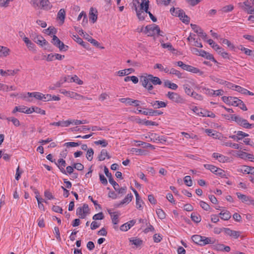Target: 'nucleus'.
<instances>
[{"mask_svg":"<svg viewBox=\"0 0 254 254\" xmlns=\"http://www.w3.org/2000/svg\"><path fill=\"white\" fill-rule=\"evenodd\" d=\"M223 231L226 235L234 239H237L240 236L241 234L240 231L232 230L228 228H223Z\"/></svg>","mask_w":254,"mask_h":254,"instance_id":"obj_6","label":"nucleus"},{"mask_svg":"<svg viewBox=\"0 0 254 254\" xmlns=\"http://www.w3.org/2000/svg\"><path fill=\"white\" fill-rule=\"evenodd\" d=\"M149 0H141V2H140L138 8L139 10L144 11L145 12H148V9L149 8Z\"/></svg>","mask_w":254,"mask_h":254,"instance_id":"obj_11","label":"nucleus"},{"mask_svg":"<svg viewBox=\"0 0 254 254\" xmlns=\"http://www.w3.org/2000/svg\"><path fill=\"white\" fill-rule=\"evenodd\" d=\"M57 30L54 27H49L48 28L45 30V33L48 35H51L52 34H55Z\"/></svg>","mask_w":254,"mask_h":254,"instance_id":"obj_42","label":"nucleus"},{"mask_svg":"<svg viewBox=\"0 0 254 254\" xmlns=\"http://www.w3.org/2000/svg\"><path fill=\"white\" fill-rule=\"evenodd\" d=\"M224 245L221 244H217L213 245V249L218 251H223Z\"/></svg>","mask_w":254,"mask_h":254,"instance_id":"obj_59","label":"nucleus"},{"mask_svg":"<svg viewBox=\"0 0 254 254\" xmlns=\"http://www.w3.org/2000/svg\"><path fill=\"white\" fill-rule=\"evenodd\" d=\"M61 41L58 38V37L56 35H54L53 36V39L52 40V43L57 47H58L59 44H60Z\"/></svg>","mask_w":254,"mask_h":254,"instance_id":"obj_48","label":"nucleus"},{"mask_svg":"<svg viewBox=\"0 0 254 254\" xmlns=\"http://www.w3.org/2000/svg\"><path fill=\"white\" fill-rule=\"evenodd\" d=\"M236 91L242 93V94H246V89L245 88H244L239 85H236L235 86V89H234Z\"/></svg>","mask_w":254,"mask_h":254,"instance_id":"obj_60","label":"nucleus"},{"mask_svg":"<svg viewBox=\"0 0 254 254\" xmlns=\"http://www.w3.org/2000/svg\"><path fill=\"white\" fill-rule=\"evenodd\" d=\"M184 89L185 90V93L189 96H191L192 93H193L194 91H192V89L190 88V87H189V86L187 85H184Z\"/></svg>","mask_w":254,"mask_h":254,"instance_id":"obj_46","label":"nucleus"},{"mask_svg":"<svg viewBox=\"0 0 254 254\" xmlns=\"http://www.w3.org/2000/svg\"><path fill=\"white\" fill-rule=\"evenodd\" d=\"M244 169L242 170L244 173L254 175V167L245 166L244 167Z\"/></svg>","mask_w":254,"mask_h":254,"instance_id":"obj_25","label":"nucleus"},{"mask_svg":"<svg viewBox=\"0 0 254 254\" xmlns=\"http://www.w3.org/2000/svg\"><path fill=\"white\" fill-rule=\"evenodd\" d=\"M220 42H221L222 44L227 45V46L232 50H234V46L228 40L221 38L220 39Z\"/></svg>","mask_w":254,"mask_h":254,"instance_id":"obj_29","label":"nucleus"},{"mask_svg":"<svg viewBox=\"0 0 254 254\" xmlns=\"http://www.w3.org/2000/svg\"><path fill=\"white\" fill-rule=\"evenodd\" d=\"M40 2L42 8L45 10H48L52 7L49 0H40Z\"/></svg>","mask_w":254,"mask_h":254,"instance_id":"obj_14","label":"nucleus"},{"mask_svg":"<svg viewBox=\"0 0 254 254\" xmlns=\"http://www.w3.org/2000/svg\"><path fill=\"white\" fill-rule=\"evenodd\" d=\"M143 32L147 34L148 36H153L156 33L158 35L163 36V34L164 33L160 30L159 27L155 24L147 25L144 28Z\"/></svg>","mask_w":254,"mask_h":254,"instance_id":"obj_2","label":"nucleus"},{"mask_svg":"<svg viewBox=\"0 0 254 254\" xmlns=\"http://www.w3.org/2000/svg\"><path fill=\"white\" fill-rule=\"evenodd\" d=\"M93 149L90 148L87 150L86 157L89 161H91L93 159Z\"/></svg>","mask_w":254,"mask_h":254,"instance_id":"obj_30","label":"nucleus"},{"mask_svg":"<svg viewBox=\"0 0 254 254\" xmlns=\"http://www.w3.org/2000/svg\"><path fill=\"white\" fill-rule=\"evenodd\" d=\"M119 194H125L126 193V191H127V187H122V188H120V187H119L118 188H117V190H115Z\"/></svg>","mask_w":254,"mask_h":254,"instance_id":"obj_63","label":"nucleus"},{"mask_svg":"<svg viewBox=\"0 0 254 254\" xmlns=\"http://www.w3.org/2000/svg\"><path fill=\"white\" fill-rule=\"evenodd\" d=\"M164 86L172 89L173 90H176L178 86V85L174 83H172L169 80H166L164 82Z\"/></svg>","mask_w":254,"mask_h":254,"instance_id":"obj_21","label":"nucleus"},{"mask_svg":"<svg viewBox=\"0 0 254 254\" xmlns=\"http://www.w3.org/2000/svg\"><path fill=\"white\" fill-rule=\"evenodd\" d=\"M136 15L140 20H143L145 19L144 15L146 13L144 11L138 10L136 11Z\"/></svg>","mask_w":254,"mask_h":254,"instance_id":"obj_41","label":"nucleus"},{"mask_svg":"<svg viewBox=\"0 0 254 254\" xmlns=\"http://www.w3.org/2000/svg\"><path fill=\"white\" fill-rule=\"evenodd\" d=\"M70 129L72 131H85L86 130H88L90 129V128L88 127L87 126H83L82 128H79L77 127H74L73 128H71Z\"/></svg>","mask_w":254,"mask_h":254,"instance_id":"obj_33","label":"nucleus"},{"mask_svg":"<svg viewBox=\"0 0 254 254\" xmlns=\"http://www.w3.org/2000/svg\"><path fill=\"white\" fill-rule=\"evenodd\" d=\"M65 17V11L64 8L61 9L57 14V18L62 22V23H64Z\"/></svg>","mask_w":254,"mask_h":254,"instance_id":"obj_19","label":"nucleus"},{"mask_svg":"<svg viewBox=\"0 0 254 254\" xmlns=\"http://www.w3.org/2000/svg\"><path fill=\"white\" fill-rule=\"evenodd\" d=\"M23 41L26 44L27 46L29 48L33 49L34 46V44H33L27 37H24L23 38Z\"/></svg>","mask_w":254,"mask_h":254,"instance_id":"obj_40","label":"nucleus"},{"mask_svg":"<svg viewBox=\"0 0 254 254\" xmlns=\"http://www.w3.org/2000/svg\"><path fill=\"white\" fill-rule=\"evenodd\" d=\"M238 49L242 51H244L245 54L248 56L253 55V53H254V52L252 50L244 47L242 45H240L238 47Z\"/></svg>","mask_w":254,"mask_h":254,"instance_id":"obj_26","label":"nucleus"},{"mask_svg":"<svg viewBox=\"0 0 254 254\" xmlns=\"http://www.w3.org/2000/svg\"><path fill=\"white\" fill-rule=\"evenodd\" d=\"M190 69L189 70V71L194 73H199V75H202L203 74V72L200 70L198 68L194 67L191 65H190Z\"/></svg>","mask_w":254,"mask_h":254,"instance_id":"obj_39","label":"nucleus"},{"mask_svg":"<svg viewBox=\"0 0 254 254\" xmlns=\"http://www.w3.org/2000/svg\"><path fill=\"white\" fill-rule=\"evenodd\" d=\"M154 109H159L160 108H165L167 106V103L161 101H153L148 102Z\"/></svg>","mask_w":254,"mask_h":254,"instance_id":"obj_9","label":"nucleus"},{"mask_svg":"<svg viewBox=\"0 0 254 254\" xmlns=\"http://www.w3.org/2000/svg\"><path fill=\"white\" fill-rule=\"evenodd\" d=\"M150 116H157L163 114V112L158 110H153L152 109H149Z\"/></svg>","mask_w":254,"mask_h":254,"instance_id":"obj_53","label":"nucleus"},{"mask_svg":"<svg viewBox=\"0 0 254 254\" xmlns=\"http://www.w3.org/2000/svg\"><path fill=\"white\" fill-rule=\"evenodd\" d=\"M106 157L108 159L111 158V156L109 155L107 151L105 149H102L98 157V160L100 161H103L105 159Z\"/></svg>","mask_w":254,"mask_h":254,"instance_id":"obj_17","label":"nucleus"},{"mask_svg":"<svg viewBox=\"0 0 254 254\" xmlns=\"http://www.w3.org/2000/svg\"><path fill=\"white\" fill-rule=\"evenodd\" d=\"M126 70H130L131 72H133L134 70L133 68H128L124 70H121L118 71V75L120 76H125L126 75H128V73L126 72Z\"/></svg>","mask_w":254,"mask_h":254,"instance_id":"obj_35","label":"nucleus"},{"mask_svg":"<svg viewBox=\"0 0 254 254\" xmlns=\"http://www.w3.org/2000/svg\"><path fill=\"white\" fill-rule=\"evenodd\" d=\"M133 195L131 193L127 194V195L124 198V199H123L120 202V203L118 205V206L120 205H123L124 204H128L131 201Z\"/></svg>","mask_w":254,"mask_h":254,"instance_id":"obj_18","label":"nucleus"},{"mask_svg":"<svg viewBox=\"0 0 254 254\" xmlns=\"http://www.w3.org/2000/svg\"><path fill=\"white\" fill-rule=\"evenodd\" d=\"M199 204L202 208L205 210L207 211L210 209V206L209 204L202 200L200 201Z\"/></svg>","mask_w":254,"mask_h":254,"instance_id":"obj_52","label":"nucleus"},{"mask_svg":"<svg viewBox=\"0 0 254 254\" xmlns=\"http://www.w3.org/2000/svg\"><path fill=\"white\" fill-rule=\"evenodd\" d=\"M24 109H26V107L24 106H16L12 111V113L15 114L16 112L24 113Z\"/></svg>","mask_w":254,"mask_h":254,"instance_id":"obj_32","label":"nucleus"},{"mask_svg":"<svg viewBox=\"0 0 254 254\" xmlns=\"http://www.w3.org/2000/svg\"><path fill=\"white\" fill-rule=\"evenodd\" d=\"M74 82L75 83H77L79 85H81L83 84V81L81 80L77 76L74 75L72 77V78H70V82Z\"/></svg>","mask_w":254,"mask_h":254,"instance_id":"obj_43","label":"nucleus"},{"mask_svg":"<svg viewBox=\"0 0 254 254\" xmlns=\"http://www.w3.org/2000/svg\"><path fill=\"white\" fill-rule=\"evenodd\" d=\"M233 9H234L233 5L232 4H229V5L224 6L222 8V10L224 12H228L231 11Z\"/></svg>","mask_w":254,"mask_h":254,"instance_id":"obj_51","label":"nucleus"},{"mask_svg":"<svg viewBox=\"0 0 254 254\" xmlns=\"http://www.w3.org/2000/svg\"><path fill=\"white\" fill-rule=\"evenodd\" d=\"M34 41L38 44L43 46H46L48 44V42L42 36H37L36 37L34 38Z\"/></svg>","mask_w":254,"mask_h":254,"instance_id":"obj_13","label":"nucleus"},{"mask_svg":"<svg viewBox=\"0 0 254 254\" xmlns=\"http://www.w3.org/2000/svg\"><path fill=\"white\" fill-rule=\"evenodd\" d=\"M45 196L48 199H52L54 198L52 193L48 190H46L44 192Z\"/></svg>","mask_w":254,"mask_h":254,"instance_id":"obj_64","label":"nucleus"},{"mask_svg":"<svg viewBox=\"0 0 254 254\" xmlns=\"http://www.w3.org/2000/svg\"><path fill=\"white\" fill-rule=\"evenodd\" d=\"M215 174L217 175L222 178H226L225 171L219 168H218Z\"/></svg>","mask_w":254,"mask_h":254,"instance_id":"obj_57","label":"nucleus"},{"mask_svg":"<svg viewBox=\"0 0 254 254\" xmlns=\"http://www.w3.org/2000/svg\"><path fill=\"white\" fill-rule=\"evenodd\" d=\"M170 74H174L176 75L178 78H182V73L180 72L179 70H176L174 68H172L170 71Z\"/></svg>","mask_w":254,"mask_h":254,"instance_id":"obj_31","label":"nucleus"},{"mask_svg":"<svg viewBox=\"0 0 254 254\" xmlns=\"http://www.w3.org/2000/svg\"><path fill=\"white\" fill-rule=\"evenodd\" d=\"M231 214L228 211H224V214L223 216L221 217V218L224 220H228L231 218Z\"/></svg>","mask_w":254,"mask_h":254,"instance_id":"obj_56","label":"nucleus"},{"mask_svg":"<svg viewBox=\"0 0 254 254\" xmlns=\"http://www.w3.org/2000/svg\"><path fill=\"white\" fill-rule=\"evenodd\" d=\"M156 213L158 217L161 219H164L166 217L165 213L161 209H157L156 210Z\"/></svg>","mask_w":254,"mask_h":254,"instance_id":"obj_37","label":"nucleus"},{"mask_svg":"<svg viewBox=\"0 0 254 254\" xmlns=\"http://www.w3.org/2000/svg\"><path fill=\"white\" fill-rule=\"evenodd\" d=\"M142 85L147 89L148 90H151L153 88V85L150 82L154 85H161L162 81L160 79L156 76H154L152 74H146V76H141L140 78Z\"/></svg>","mask_w":254,"mask_h":254,"instance_id":"obj_1","label":"nucleus"},{"mask_svg":"<svg viewBox=\"0 0 254 254\" xmlns=\"http://www.w3.org/2000/svg\"><path fill=\"white\" fill-rule=\"evenodd\" d=\"M184 183L188 187H191L192 185V182L191 177L190 176H187L184 178Z\"/></svg>","mask_w":254,"mask_h":254,"instance_id":"obj_36","label":"nucleus"},{"mask_svg":"<svg viewBox=\"0 0 254 254\" xmlns=\"http://www.w3.org/2000/svg\"><path fill=\"white\" fill-rule=\"evenodd\" d=\"M104 216L103 212H102L96 214L93 216V219L95 220H102L104 219Z\"/></svg>","mask_w":254,"mask_h":254,"instance_id":"obj_50","label":"nucleus"},{"mask_svg":"<svg viewBox=\"0 0 254 254\" xmlns=\"http://www.w3.org/2000/svg\"><path fill=\"white\" fill-rule=\"evenodd\" d=\"M119 101L121 103H126L127 105H129V106L132 105V99H131L129 98H120V99H119Z\"/></svg>","mask_w":254,"mask_h":254,"instance_id":"obj_34","label":"nucleus"},{"mask_svg":"<svg viewBox=\"0 0 254 254\" xmlns=\"http://www.w3.org/2000/svg\"><path fill=\"white\" fill-rule=\"evenodd\" d=\"M233 98L236 100H231L230 105L235 106H239V104H241V103H242V101L240 99H239L236 97H233Z\"/></svg>","mask_w":254,"mask_h":254,"instance_id":"obj_38","label":"nucleus"},{"mask_svg":"<svg viewBox=\"0 0 254 254\" xmlns=\"http://www.w3.org/2000/svg\"><path fill=\"white\" fill-rule=\"evenodd\" d=\"M236 195H237V197L240 199H241L243 202L246 203L248 200H250L249 196H247L245 194H241L240 192H237Z\"/></svg>","mask_w":254,"mask_h":254,"instance_id":"obj_24","label":"nucleus"},{"mask_svg":"<svg viewBox=\"0 0 254 254\" xmlns=\"http://www.w3.org/2000/svg\"><path fill=\"white\" fill-rule=\"evenodd\" d=\"M81 143L80 142H68L64 144V145L66 147H75L79 146L80 145Z\"/></svg>","mask_w":254,"mask_h":254,"instance_id":"obj_58","label":"nucleus"},{"mask_svg":"<svg viewBox=\"0 0 254 254\" xmlns=\"http://www.w3.org/2000/svg\"><path fill=\"white\" fill-rule=\"evenodd\" d=\"M130 151L135 153L136 155H143L145 152V151L142 149L134 148H132Z\"/></svg>","mask_w":254,"mask_h":254,"instance_id":"obj_47","label":"nucleus"},{"mask_svg":"<svg viewBox=\"0 0 254 254\" xmlns=\"http://www.w3.org/2000/svg\"><path fill=\"white\" fill-rule=\"evenodd\" d=\"M190 26L192 29L193 30L194 32L197 34H198L199 32L202 30L200 27L195 24H191Z\"/></svg>","mask_w":254,"mask_h":254,"instance_id":"obj_62","label":"nucleus"},{"mask_svg":"<svg viewBox=\"0 0 254 254\" xmlns=\"http://www.w3.org/2000/svg\"><path fill=\"white\" fill-rule=\"evenodd\" d=\"M179 17L183 22L188 24L190 22V18L188 17L184 10H180Z\"/></svg>","mask_w":254,"mask_h":254,"instance_id":"obj_15","label":"nucleus"},{"mask_svg":"<svg viewBox=\"0 0 254 254\" xmlns=\"http://www.w3.org/2000/svg\"><path fill=\"white\" fill-rule=\"evenodd\" d=\"M76 214L81 219H83L86 217V214L83 212V210L81 207H78L77 209Z\"/></svg>","mask_w":254,"mask_h":254,"instance_id":"obj_44","label":"nucleus"},{"mask_svg":"<svg viewBox=\"0 0 254 254\" xmlns=\"http://www.w3.org/2000/svg\"><path fill=\"white\" fill-rule=\"evenodd\" d=\"M195 110H194V111L195 112H196L198 115L201 116L202 117H207L208 116V115L207 114H208V113H209V111L202 110L200 112H198V111L197 112L198 110L196 108V107H195Z\"/></svg>","mask_w":254,"mask_h":254,"instance_id":"obj_54","label":"nucleus"},{"mask_svg":"<svg viewBox=\"0 0 254 254\" xmlns=\"http://www.w3.org/2000/svg\"><path fill=\"white\" fill-rule=\"evenodd\" d=\"M94 143L96 145H101L104 147H106L108 145V142L105 139L96 141L94 142Z\"/></svg>","mask_w":254,"mask_h":254,"instance_id":"obj_49","label":"nucleus"},{"mask_svg":"<svg viewBox=\"0 0 254 254\" xmlns=\"http://www.w3.org/2000/svg\"><path fill=\"white\" fill-rule=\"evenodd\" d=\"M72 120L67 121H60L58 122H53L50 124V126H61L62 127H68L70 124H72Z\"/></svg>","mask_w":254,"mask_h":254,"instance_id":"obj_8","label":"nucleus"},{"mask_svg":"<svg viewBox=\"0 0 254 254\" xmlns=\"http://www.w3.org/2000/svg\"><path fill=\"white\" fill-rule=\"evenodd\" d=\"M226 146H229L231 147L232 148H234L235 149H239L240 146L238 144L235 143H232L229 142H225L224 144Z\"/></svg>","mask_w":254,"mask_h":254,"instance_id":"obj_45","label":"nucleus"},{"mask_svg":"<svg viewBox=\"0 0 254 254\" xmlns=\"http://www.w3.org/2000/svg\"><path fill=\"white\" fill-rule=\"evenodd\" d=\"M237 120L236 121V123L239 125L245 128L246 127V126L247 125V120L246 119H244L239 116L238 118H237Z\"/></svg>","mask_w":254,"mask_h":254,"instance_id":"obj_23","label":"nucleus"},{"mask_svg":"<svg viewBox=\"0 0 254 254\" xmlns=\"http://www.w3.org/2000/svg\"><path fill=\"white\" fill-rule=\"evenodd\" d=\"M60 91L61 93L64 94L65 96L75 99L76 100H83L85 99L88 100H92L91 98H88V97H86L82 95L78 94L77 93L69 91H68L65 90V89H61Z\"/></svg>","mask_w":254,"mask_h":254,"instance_id":"obj_5","label":"nucleus"},{"mask_svg":"<svg viewBox=\"0 0 254 254\" xmlns=\"http://www.w3.org/2000/svg\"><path fill=\"white\" fill-rule=\"evenodd\" d=\"M10 50L6 47L0 46V58L6 57L9 55Z\"/></svg>","mask_w":254,"mask_h":254,"instance_id":"obj_16","label":"nucleus"},{"mask_svg":"<svg viewBox=\"0 0 254 254\" xmlns=\"http://www.w3.org/2000/svg\"><path fill=\"white\" fill-rule=\"evenodd\" d=\"M161 46L163 48H167L169 51H174L175 49L173 47L170 43H161Z\"/></svg>","mask_w":254,"mask_h":254,"instance_id":"obj_55","label":"nucleus"},{"mask_svg":"<svg viewBox=\"0 0 254 254\" xmlns=\"http://www.w3.org/2000/svg\"><path fill=\"white\" fill-rule=\"evenodd\" d=\"M132 190H133L135 195L136 208L139 210H142L143 209L142 204H143V201L141 199L137 191L133 188H132Z\"/></svg>","mask_w":254,"mask_h":254,"instance_id":"obj_7","label":"nucleus"},{"mask_svg":"<svg viewBox=\"0 0 254 254\" xmlns=\"http://www.w3.org/2000/svg\"><path fill=\"white\" fill-rule=\"evenodd\" d=\"M129 242L135 245L136 247L141 246L143 244V241L139 238H131L129 239Z\"/></svg>","mask_w":254,"mask_h":254,"instance_id":"obj_20","label":"nucleus"},{"mask_svg":"<svg viewBox=\"0 0 254 254\" xmlns=\"http://www.w3.org/2000/svg\"><path fill=\"white\" fill-rule=\"evenodd\" d=\"M55 164L63 174H66V171L64 168L66 166V163L65 160H64L62 158H61L58 160L57 163L55 162Z\"/></svg>","mask_w":254,"mask_h":254,"instance_id":"obj_10","label":"nucleus"},{"mask_svg":"<svg viewBox=\"0 0 254 254\" xmlns=\"http://www.w3.org/2000/svg\"><path fill=\"white\" fill-rule=\"evenodd\" d=\"M60 51H66L67 50L68 47L65 45L63 42H61L60 44H59L58 47Z\"/></svg>","mask_w":254,"mask_h":254,"instance_id":"obj_61","label":"nucleus"},{"mask_svg":"<svg viewBox=\"0 0 254 254\" xmlns=\"http://www.w3.org/2000/svg\"><path fill=\"white\" fill-rule=\"evenodd\" d=\"M204 167L207 170H209L212 173H215L218 168L211 164H204Z\"/></svg>","mask_w":254,"mask_h":254,"instance_id":"obj_28","label":"nucleus"},{"mask_svg":"<svg viewBox=\"0 0 254 254\" xmlns=\"http://www.w3.org/2000/svg\"><path fill=\"white\" fill-rule=\"evenodd\" d=\"M190 218L193 221L196 223H199L201 220L200 215L195 212L191 213Z\"/></svg>","mask_w":254,"mask_h":254,"instance_id":"obj_22","label":"nucleus"},{"mask_svg":"<svg viewBox=\"0 0 254 254\" xmlns=\"http://www.w3.org/2000/svg\"><path fill=\"white\" fill-rule=\"evenodd\" d=\"M109 214H110L112 217V222L114 225H117L119 223V216L117 214H115V212L111 213L109 211Z\"/></svg>","mask_w":254,"mask_h":254,"instance_id":"obj_27","label":"nucleus"},{"mask_svg":"<svg viewBox=\"0 0 254 254\" xmlns=\"http://www.w3.org/2000/svg\"><path fill=\"white\" fill-rule=\"evenodd\" d=\"M166 96L171 101L178 104H184L186 100L180 95L176 92L169 91Z\"/></svg>","mask_w":254,"mask_h":254,"instance_id":"obj_4","label":"nucleus"},{"mask_svg":"<svg viewBox=\"0 0 254 254\" xmlns=\"http://www.w3.org/2000/svg\"><path fill=\"white\" fill-rule=\"evenodd\" d=\"M97 11L96 9L91 7L89 11V19L92 21V23H95L97 19Z\"/></svg>","mask_w":254,"mask_h":254,"instance_id":"obj_12","label":"nucleus"},{"mask_svg":"<svg viewBox=\"0 0 254 254\" xmlns=\"http://www.w3.org/2000/svg\"><path fill=\"white\" fill-rule=\"evenodd\" d=\"M191 239L194 243L200 246H204L207 244L214 243V241L210 238L201 236L199 235H193Z\"/></svg>","mask_w":254,"mask_h":254,"instance_id":"obj_3","label":"nucleus"}]
</instances>
